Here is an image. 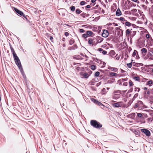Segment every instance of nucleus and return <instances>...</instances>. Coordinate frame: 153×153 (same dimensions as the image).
Segmentation results:
<instances>
[{"label": "nucleus", "mask_w": 153, "mask_h": 153, "mask_svg": "<svg viewBox=\"0 0 153 153\" xmlns=\"http://www.w3.org/2000/svg\"><path fill=\"white\" fill-rule=\"evenodd\" d=\"M90 123L91 126L97 128H100L102 126L101 124L95 120H91Z\"/></svg>", "instance_id": "nucleus-1"}, {"label": "nucleus", "mask_w": 153, "mask_h": 153, "mask_svg": "<svg viewBox=\"0 0 153 153\" xmlns=\"http://www.w3.org/2000/svg\"><path fill=\"white\" fill-rule=\"evenodd\" d=\"M15 63L16 65L18 66L19 69L22 68L20 61L18 57L17 56L14 58Z\"/></svg>", "instance_id": "nucleus-2"}, {"label": "nucleus", "mask_w": 153, "mask_h": 153, "mask_svg": "<svg viewBox=\"0 0 153 153\" xmlns=\"http://www.w3.org/2000/svg\"><path fill=\"white\" fill-rule=\"evenodd\" d=\"M143 102L139 100L138 101L137 103H136L134 106V108H137L141 109L140 108H142L143 107Z\"/></svg>", "instance_id": "nucleus-3"}, {"label": "nucleus", "mask_w": 153, "mask_h": 153, "mask_svg": "<svg viewBox=\"0 0 153 153\" xmlns=\"http://www.w3.org/2000/svg\"><path fill=\"white\" fill-rule=\"evenodd\" d=\"M123 102H117L116 103H112V105L115 108H119L120 107L122 106V105L121 104Z\"/></svg>", "instance_id": "nucleus-4"}, {"label": "nucleus", "mask_w": 153, "mask_h": 153, "mask_svg": "<svg viewBox=\"0 0 153 153\" xmlns=\"http://www.w3.org/2000/svg\"><path fill=\"white\" fill-rule=\"evenodd\" d=\"M141 131L143 132L147 136H150V132L148 129L143 128L141 129Z\"/></svg>", "instance_id": "nucleus-5"}, {"label": "nucleus", "mask_w": 153, "mask_h": 153, "mask_svg": "<svg viewBox=\"0 0 153 153\" xmlns=\"http://www.w3.org/2000/svg\"><path fill=\"white\" fill-rule=\"evenodd\" d=\"M14 9L15 11L17 14H18L20 16H22L23 17L25 18V15L23 13L22 11L15 7L14 8Z\"/></svg>", "instance_id": "nucleus-6"}, {"label": "nucleus", "mask_w": 153, "mask_h": 153, "mask_svg": "<svg viewBox=\"0 0 153 153\" xmlns=\"http://www.w3.org/2000/svg\"><path fill=\"white\" fill-rule=\"evenodd\" d=\"M103 30V32L102 34V36L105 38L107 37L108 35V31L106 30Z\"/></svg>", "instance_id": "nucleus-7"}, {"label": "nucleus", "mask_w": 153, "mask_h": 153, "mask_svg": "<svg viewBox=\"0 0 153 153\" xmlns=\"http://www.w3.org/2000/svg\"><path fill=\"white\" fill-rule=\"evenodd\" d=\"M120 97V94H115L113 95V99L117 100Z\"/></svg>", "instance_id": "nucleus-8"}, {"label": "nucleus", "mask_w": 153, "mask_h": 153, "mask_svg": "<svg viewBox=\"0 0 153 153\" xmlns=\"http://www.w3.org/2000/svg\"><path fill=\"white\" fill-rule=\"evenodd\" d=\"M133 66L138 67L143 66V64L141 63H137L135 62H133Z\"/></svg>", "instance_id": "nucleus-9"}, {"label": "nucleus", "mask_w": 153, "mask_h": 153, "mask_svg": "<svg viewBox=\"0 0 153 153\" xmlns=\"http://www.w3.org/2000/svg\"><path fill=\"white\" fill-rule=\"evenodd\" d=\"M141 51L143 56H144L147 53V51L146 48H142L141 50Z\"/></svg>", "instance_id": "nucleus-10"}, {"label": "nucleus", "mask_w": 153, "mask_h": 153, "mask_svg": "<svg viewBox=\"0 0 153 153\" xmlns=\"http://www.w3.org/2000/svg\"><path fill=\"white\" fill-rule=\"evenodd\" d=\"M121 12L120 10L119 9H117L116 13V16H120L121 15Z\"/></svg>", "instance_id": "nucleus-11"}, {"label": "nucleus", "mask_w": 153, "mask_h": 153, "mask_svg": "<svg viewBox=\"0 0 153 153\" xmlns=\"http://www.w3.org/2000/svg\"><path fill=\"white\" fill-rule=\"evenodd\" d=\"M10 49H11V52H12V54L13 55V58H14V57L17 56V55L16 54V53L14 49V48H10Z\"/></svg>", "instance_id": "nucleus-12"}, {"label": "nucleus", "mask_w": 153, "mask_h": 153, "mask_svg": "<svg viewBox=\"0 0 153 153\" xmlns=\"http://www.w3.org/2000/svg\"><path fill=\"white\" fill-rule=\"evenodd\" d=\"M109 54L110 56L113 57L115 54V53L114 51L111 50L109 52Z\"/></svg>", "instance_id": "nucleus-13"}, {"label": "nucleus", "mask_w": 153, "mask_h": 153, "mask_svg": "<svg viewBox=\"0 0 153 153\" xmlns=\"http://www.w3.org/2000/svg\"><path fill=\"white\" fill-rule=\"evenodd\" d=\"M20 71L22 74V75L23 76V77L24 78L25 77H26V76H25V73H24V72L23 71V68H21L19 69Z\"/></svg>", "instance_id": "nucleus-14"}, {"label": "nucleus", "mask_w": 153, "mask_h": 153, "mask_svg": "<svg viewBox=\"0 0 153 153\" xmlns=\"http://www.w3.org/2000/svg\"><path fill=\"white\" fill-rule=\"evenodd\" d=\"M108 69H109V70H110L111 71H113L114 72H116L117 71V69L116 68H113V67H109L108 68Z\"/></svg>", "instance_id": "nucleus-15"}, {"label": "nucleus", "mask_w": 153, "mask_h": 153, "mask_svg": "<svg viewBox=\"0 0 153 153\" xmlns=\"http://www.w3.org/2000/svg\"><path fill=\"white\" fill-rule=\"evenodd\" d=\"M153 55V52L152 51H149L148 53V58H149L150 57Z\"/></svg>", "instance_id": "nucleus-16"}, {"label": "nucleus", "mask_w": 153, "mask_h": 153, "mask_svg": "<svg viewBox=\"0 0 153 153\" xmlns=\"http://www.w3.org/2000/svg\"><path fill=\"white\" fill-rule=\"evenodd\" d=\"M82 76L85 78H88L90 75L88 73H84L82 74Z\"/></svg>", "instance_id": "nucleus-17"}, {"label": "nucleus", "mask_w": 153, "mask_h": 153, "mask_svg": "<svg viewBox=\"0 0 153 153\" xmlns=\"http://www.w3.org/2000/svg\"><path fill=\"white\" fill-rule=\"evenodd\" d=\"M74 58L75 59L78 60H82L83 59V58L80 57V56L79 55L76 56H74Z\"/></svg>", "instance_id": "nucleus-18"}, {"label": "nucleus", "mask_w": 153, "mask_h": 153, "mask_svg": "<svg viewBox=\"0 0 153 153\" xmlns=\"http://www.w3.org/2000/svg\"><path fill=\"white\" fill-rule=\"evenodd\" d=\"M94 40V39H88V43L89 44L93 45V41Z\"/></svg>", "instance_id": "nucleus-19"}, {"label": "nucleus", "mask_w": 153, "mask_h": 153, "mask_svg": "<svg viewBox=\"0 0 153 153\" xmlns=\"http://www.w3.org/2000/svg\"><path fill=\"white\" fill-rule=\"evenodd\" d=\"M118 74L115 73L111 72L110 73V76L111 77L117 76Z\"/></svg>", "instance_id": "nucleus-20"}, {"label": "nucleus", "mask_w": 153, "mask_h": 153, "mask_svg": "<svg viewBox=\"0 0 153 153\" xmlns=\"http://www.w3.org/2000/svg\"><path fill=\"white\" fill-rule=\"evenodd\" d=\"M117 19L118 20H120V21L123 22H124L126 21L124 17H122L118 18Z\"/></svg>", "instance_id": "nucleus-21"}, {"label": "nucleus", "mask_w": 153, "mask_h": 153, "mask_svg": "<svg viewBox=\"0 0 153 153\" xmlns=\"http://www.w3.org/2000/svg\"><path fill=\"white\" fill-rule=\"evenodd\" d=\"M133 62L132 61L130 63H127V66L129 68H131V67L132 65H133Z\"/></svg>", "instance_id": "nucleus-22"}, {"label": "nucleus", "mask_w": 153, "mask_h": 153, "mask_svg": "<svg viewBox=\"0 0 153 153\" xmlns=\"http://www.w3.org/2000/svg\"><path fill=\"white\" fill-rule=\"evenodd\" d=\"M86 33L88 35L91 36L93 34V33L91 31H87L86 32Z\"/></svg>", "instance_id": "nucleus-23"}, {"label": "nucleus", "mask_w": 153, "mask_h": 153, "mask_svg": "<svg viewBox=\"0 0 153 153\" xmlns=\"http://www.w3.org/2000/svg\"><path fill=\"white\" fill-rule=\"evenodd\" d=\"M137 116L138 117L143 118L142 114L140 113H137Z\"/></svg>", "instance_id": "nucleus-24"}, {"label": "nucleus", "mask_w": 153, "mask_h": 153, "mask_svg": "<svg viewBox=\"0 0 153 153\" xmlns=\"http://www.w3.org/2000/svg\"><path fill=\"white\" fill-rule=\"evenodd\" d=\"M98 78H95L92 79L91 81V82H93L94 83L95 82H96L98 81Z\"/></svg>", "instance_id": "nucleus-25"}, {"label": "nucleus", "mask_w": 153, "mask_h": 153, "mask_svg": "<svg viewBox=\"0 0 153 153\" xmlns=\"http://www.w3.org/2000/svg\"><path fill=\"white\" fill-rule=\"evenodd\" d=\"M91 100L96 104H97V102H98V101L97 100L93 98H91Z\"/></svg>", "instance_id": "nucleus-26"}, {"label": "nucleus", "mask_w": 153, "mask_h": 153, "mask_svg": "<svg viewBox=\"0 0 153 153\" xmlns=\"http://www.w3.org/2000/svg\"><path fill=\"white\" fill-rule=\"evenodd\" d=\"M94 61L97 62L98 63H100V64L102 62L101 60L98 59H97V58H95V59H94Z\"/></svg>", "instance_id": "nucleus-27"}, {"label": "nucleus", "mask_w": 153, "mask_h": 153, "mask_svg": "<svg viewBox=\"0 0 153 153\" xmlns=\"http://www.w3.org/2000/svg\"><path fill=\"white\" fill-rule=\"evenodd\" d=\"M96 68V66L94 65H91L90 66V68L93 70H95Z\"/></svg>", "instance_id": "nucleus-28"}, {"label": "nucleus", "mask_w": 153, "mask_h": 153, "mask_svg": "<svg viewBox=\"0 0 153 153\" xmlns=\"http://www.w3.org/2000/svg\"><path fill=\"white\" fill-rule=\"evenodd\" d=\"M136 31H133L132 33H131V37H133L136 34Z\"/></svg>", "instance_id": "nucleus-29"}, {"label": "nucleus", "mask_w": 153, "mask_h": 153, "mask_svg": "<svg viewBox=\"0 0 153 153\" xmlns=\"http://www.w3.org/2000/svg\"><path fill=\"white\" fill-rule=\"evenodd\" d=\"M131 31L129 30V29H127L126 30V35L127 36L128 35Z\"/></svg>", "instance_id": "nucleus-30"}, {"label": "nucleus", "mask_w": 153, "mask_h": 153, "mask_svg": "<svg viewBox=\"0 0 153 153\" xmlns=\"http://www.w3.org/2000/svg\"><path fill=\"white\" fill-rule=\"evenodd\" d=\"M76 13L78 14H80L82 12V11L80 10L79 9H77L76 10Z\"/></svg>", "instance_id": "nucleus-31"}, {"label": "nucleus", "mask_w": 153, "mask_h": 153, "mask_svg": "<svg viewBox=\"0 0 153 153\" xmlns=\"http://www.w3.org/2000/svg\"><path fill=\"white\" fill-rule=\"evenodd\" d=\"M131 23L128 22H127L125 23V25L126 26H130L131 25Z\"/></svg>", "instance_id": "nucleus-32"}, {"label": "nucleus", "mask_w": 153, "mask_h": 153, "mask_svg": "<svg viewBox=\"0 0 153 153\" xmlns=\"http://www.w3.org/2000/svg\"><path fill=\"white\" fill-rule=\"evenodd\" d=\"M133 79L135 81H139L140 80V78L138 76H134L133 77Z\"/></svg>", "instance_id": "nucleus-33"}, {"label": "nucleus", "mask_w": 153, "mask_h": 153, "mask_svg": "<svg viewBox=\"0 0 153 153\" xmlns=\"http://www.w3.org/2000/svg\"><path fill=\"white\" fill-rule=\"evenodd\" d=\"M138 95L137 93L136 94H134V97H133V98H132L133 101H134L135 99L138 97Z\"/></svg>", "instance_id": "nucleus-34"}, {"label": "nucleus", "mask_w": 153, "mask_h": 153, "mask_svg": "<svg viewBox=\"0 0 153 153\" xmlns=\"http://www.w3.org/2000/svg\"><path fill=\"white\" fill-rule=\"evenodd\" d=\"M100 74V72H99V71H97L95 73L94 76L95 77H97Z\"/></svg>", "instance_id": "nucleus-35"}, {"label": "nucleus", "mask_w": 153, "mask_h": 153, "mask_svg": "<svg viewBox=\"0 0 153 153\" xmlns=\"http://www.w3.org/2000/svg\"><path fill=\"white\" fill-rule=\"evenodd\" d=\"M96 104H97V105H98L99 106H104V105L101 102H100L98 101V102H97V103Z\"/></svg>", "instance_id": "nucleus-36"}, {"label": "nucleus", "mask_w": 153, "mask_h": 153, "mask_svg": "<svg viewBox=\"0 0 153 153\" xmlns=\"http://www.w3.org/2000/svg\"><path fill=\"white\" fill-rule=\"evenodd\" d=\"M87 3L86 2H85V1H82L80 2V4L81 5H83L84 4H87Z\"/></svg>", "instance_id": "nucleus-37"}, {"label": "nucleus", "mask_w": 153, "mask_h": 153, "mask_svg": "<svg viewBox=\"0 0 153 153\" xmlns=\"http://www.w3.org/2000/svg\"><path fill=\"white\" fill-rule=\"evenodd\" d=\"M153 118H151L149 117L147 119V122L149 123V122H150L152 121L153 120Z\"/></svg>", "instance_id": "nucleus-38"}, {"label": "nucleus", "mask_w": 153, "mask_h": 153, "mask_svg": "<svg viewBox=\"0 0 153 153\" xmlns=\"http://www.w3.org/2000/svg\"><path fill=\"white\" fill-rule=\"evenodd\" d=\"M99 39L98 40V42L100 43L102 42L103 40V39L102 38H101V37L100 38L98 37Z\"/></svg>", "instance_id": "nucleus-39"}, {"label": "nucleus", "mask_w": 153, "mask_h": 153, "mask_svg": "<svg viewBox=\"0 0 153 153\" xmlns=\"http://www.w3.org/2000/svg\"><path fill=\"white\" fill-rule=\"evenodd\" d=\"M70 9L72 11H74L75 10V7L74 6H72L70 7Z\"/></svg>", "instance_id": "nucleus-40"}, {"label": "nucleus", "mask_w": 153, "mask_h": 153, "mask_svg": "<svg viewBox=\"0 0 153 153\" xmlns=\"http://www.w3.org/2000/svg\"><path fill=\"white\" fill-rule=\"evenodd\" d=\"M152 83H153V81L152 80H149V81H148L147 83V84L148 85H149L152 84Z\"/></svg>", "instance_id": "nucleus-41"}, {"label": "nucleus", "mask_w": 153, "mask_h": 153, "mask_svg": "<svg viewBox=\"0 0 153 153\" xmlns=\"http://www.w3.org/2000/svg\"><path fill=\"white\" fill-rule=\"evenodd\" d=\"M137 51L136 50H134L132 56L133 57H134L136 54V53H137Z\"/></svg>", "instance_id": "nucleus-42"}, {"label": "nucleus", "mask_w": 153, "mask_h": 153, "mask_svg": "<svg viewBox=\"0 0 153 153\" xmlns=\"http://www.w3.org/2000/svg\"><path fill=\"white\" fill-rule=\"evenodd\" d=\"M129 84L130 86H132L133 85V83L132 81L131 80H129Z\"/></svg>", "instance_id": "nucleus-43"}, {"label": "nucleus", "mask_w": 153, "mask_h": 153, "mask_svg": "<svg viewBox=\"0 0 153 153\" xmlns=\"http://www.w3.org/2000/svg\"><path fill=\"white\" fill-rule=\"evenodd\" d=\"M137 12V10L135 9H134L131 10V12L132 13H134Z\"/></svg>", "instance_id": "nucleus-44"}, {"label": "nucleus", "mask_w": 153, "mask_h": 153, "mask_svg": "<svg viewBox=\"0 0 153 153\" xmlns=\"http://www.w3.org/2000/svg\"><path fill=\"white\" fill-rule=\"evenodd\" d=\"M140 89L139 88L136 87L134 89V91H137L138 92L140 91Z\"/></svg>", "instance_id": "nucleus-45"}, {"label": "nucleus", "mask_w": 153, "mask_h": 153, "mask_svg": "<svg viewBox=\"0 0 153 153\" xmlns=\"http://www.w3.org/2000/svg\"><path fill=\"white\" fill-rule=\"evenodd\" d=\"M125 56L126 57V58H125V59H127V58L128 57V53L127 51H126L125 53Z\"/></svg>", "instance_id": "nucleus-46"}, {"label": "nucleus", "mask_w": 153, "mask_h": 153, "mask_svg": "<svg viewBox=\"0 0 153 153\" xmlns=\"http://www.w3.org/2000/svg\"><path fill=\"white\" fill-rule=\"evenodd\" d=\"M117 93H119V94H121V91L118 90L117 91H114V93L116 94Z\"/></svg>", "instance_id": "nucleus-47"}, {"label": "nucleus", "mask_w": 153, "mask_h": 153, "mask_svg": "<svg viewBox=\"0 0 153 153\" xmlns=\"http://www.w3.org/2000/svg\"><path fill=\"white\" fill-rule=\"evenodd\" d=\"M145 94H150V91H144Z\"/></svg>", "instance_id": "nucleus-48"}, {"label": "nucleus", "mask_w": 153, "mask_h": 153, "mask_svg": "<svg viewBox=\"0 0 153 153\" xmlns=\"http://www.w3.org/2000/svg\"><path fill=\"white\" fill-rule=\"evenodd\" d=\"M82 36L83 37H84L85 38L87 37L88 35H87V33H86V34H85V33L83 34L82 35Z\"/></svg>", "instance_id": "nucleus-49"}, {"label": "nucleus", "mask_w": 153, "mask_h": 153, "mask_svg": "<svg viewBox=\"0 0 153 153\" xmlns=\"http://www.w3.org/2000/svg\"><path fill=\"white\" fill-rule=\"evenodd\" d=\"M79 31L80 33H84L85 32V30H84L82 29H80L79 30Z\"/></svg>", "instance_id": "nucleus-50"}, {"label": "nucleus", "mask_w": 153, "mask_h": 153, "mask_svg": "<svg viewBox=\"0 0 153 153\" xmlns=\"http://www.w3.org/2000/svg\"><path fill=\"white\" fill-rule=\"evenodd\" d=\"M143 118L144 117L147 118L148 117V116L146 114H143Z\"/></svg>", "instance_id": "nucleus-51"}, {"label": "nucleus", "mask_w": 153, "mask_h": 153, "mask_svg": "<svg viewBox=\"0 0 153 153\" xmlns=\"http://www.w3.org/2000/svg\"><path fill=\"white\" fill-rule=\"evenodd\" d=\"M102 53L104 55H105L107 53V52L105 51H104L103 50L102 51Z\"/></svg>", "instance_id": "nucleus-52"}, {"label": "nucleus", "mask_w": 153, "mask_h": 153, "mask_svg": "<svg viewBox=\"0 0 153 153\" xmlns=\"http://www.w3.org/2000/svg\"><path fill=\"white\" fill-rule=\"evenodd\" d=\"M146 38L147 39H149V38H150V35H149V33L148 34H147L146 35Z\"/></svg>", "instance_id": "nucleus-53"}, {"label": "nucleus", "mask_w": 153, "mask_h": 153, "mask_svg": "<svg viewBox=\"0 0 153 153\" xmlns=\"http://www.w3.org/2000/svg\"><path fill=\"white\" fill-rule=\"evenodd\" d=\"M123 85L125 86H127L128 85V83L126 82H125L123 83Z\"/></svg>", "instance_id": "nucleus-54"}, {"label": "nucleus", "mask_w": 153, "mask_h": 153, "mask_svg": "<svg viewBox=\"0 0 153 153\" xmlns=\"http://www.w3.org/2000/svg\"><path fill=\"white\" fill-rule=\"evenodd\" d=\"M131 0L134 2H137V3H139V1H138V0Z\"/></svg>", "instance_id": "nucleus-55"}, {"label": "nucleus", "mask_w": 153, "mask_h": 153, "mask_svg": "<svg viewBox=\"0 0 153 153\" xmlns=\"http://www.w3.org/2000/svg\"><path fill=\"white\" fill-rule=\"evenodd\" d=\"M65 34L66 36H67L69 35V34L67 32H65Z\"/></svg>", "instance_id": "nucleus-56"}, {"label": "nucleus", "mask_w": 153, "mask_h": 153, "mask_svg": "<svg viewBox=\"0 0 153 153\" xmlns=\"http://www.w3.org/2000/svg\"><path fill=\"white\" fill-rule=\"evenodd\" d=\"M128 79L127 78L126 79H121L122 81L123 82L124 81H126Z\"/></svg>", "instance_id": "nucleus-57"}, {"label": "nucleus", "mask_w": 153, "mask_h": 153, "mask_svg": "<svg viewBox=\"0 0 153 153\" xmlns=\"http://www.w3.org/2000/svg\"><path fill=\"white\" fill-rule=\"evenodd\" d=\"M102 63H103V65L102 66V67H104L105 66L106 63H105L104 62H103Z\"/></svg>", "instance_id": "nucleus-58"}, {"label": "nucleus", "mask_w": 153, "mask_h": 153, "mask_svg": "<svg viewBox=\"0 0 153 153\" xmlns=\"http://www.w3.org/2000/svg\"><path fill=\"white\" fill-rule=\"evenodd\" d=\"M149 59L153 60V55L152 56H151L149 57Z\"/></svg>", "instance_id": "nucleus-59"}, {"label": "nucleus", "mask_w": 153, "mask_h": 153, "mask_svg": "<svg viewBox=\"0 0 153 153\" xmlns=\"http://www.w3.org/2000/svg\"><path fill=\"white\" fill-rule=\"evenodd\" d=\"M98 50L100 52L102 51H103L102 48H98Z\"/></svg>", "instance_id": "nucleus-60"}, {"label": "nucleus", "mask_w": 153, "mask_h": 153, "mask_svg": "<svg viewBox=\"0 0 153 153\" xmlns=\"http://www.w3.org/2000/svg\"><path fill=\"white\" fill-rule=\"evenodd\" d=\"M74 42L72 40H70V43L71 44H72Z\"/></svg>", "instance_id": "nucleus-61"}, {"label": "nucleus", "mask_w": 153, "mask_h": 153, "mask_svg": "<svg viewBox=\"0 0 153 153\" xmlns=\"http://www.w3.org/2000/svg\"><path fill=\"white\" fill-rule=\"evenodd\" d=\"M91 7V6L90 5H87L86 6V7L88 8H90V7Z\"/></svg>", "instance_id": "nucleus-62"}, {"label": "nucleus", "mask_w": 153, "mask_h": 153, "mask_svg": "<svg viewBox=\"0 0 153 153\" xmlns=\"http://www.w3.org/2000/svg\"><path fill=\"white\" fill-rule=\"evenodd\" d=\"M50 40L51 41H52V40H53V37H52V36H50Z\"/></svg>", "instance_id": "nucleus-63"}, {"label": "nucleus", "mask_w": 153, "mask_h": 153, "mask_svg": "<svg viewBox=\"0 0 153 153\" xmlns=\"http://www.w3.org/2000/svg\"><path fill=\"white\" fill-rule=\"evenodd\" d=\"M85 13H83L81 14L82 16H83V17H85Z\"/></svg>", "instance_id": "nucleus-64"}]
</instances>
